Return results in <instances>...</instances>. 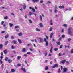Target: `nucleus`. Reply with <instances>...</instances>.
<instances>
[{
	"label": "nucleus",
	"instance_id": "nucleus-53",
	"mask_svg": "<svg viewBox=\"0 0 73 73\" xmlns=\"http://www.w3.org/2000/svg\"><path fill=\"white\" fill-rule=\"evenodd\" d=\"M61 53H60L59 54V57H61Z\"/></svg>",
	"mask_w": 73,
	"mask_h": 73
},
{
	"label": "nucleus",
	"instance_id": "nucleus-43",
	"mask_svg": "<svg viewBox=\"0 0 73 73\" xmlns=\"http://www.w3.org/2000/svg\"><path fill=\"white\" fill-rule=\"evenodd\" d=\"M25 64H27V66H28V65L27 64V60H25Z\"/></svg>",
	"mask_w": 73,
	"mask_h": 73
},
{
	"label": "nucleus",
	"instance_id": "nucleus-47",
	"mask_svg": "<svg viewBox=\"0 0 73 73\" xmlns=\"http://www.w3.org/2000/svg\"><path fill=\"white\" fill-rule=\"evenodd\" d=\"M57 45H60V44H61V43L60 42H58L57 43Z\"/></svg>",
	"mask_w": 73,
	"mask_h": 73
},
{
	"label": "nucleus",
	"instance_id": "nucleus-24",
	"mask_svg": "<svg viewBox=\"0 0 73 73\" xmlns=\"http://www.w3.org/2000/svg\"><path fill=\"white\" fill-rule=\"evenodd\" d=\"M48 42L47 41H46V46H48Z\"/></svg>",
	"mask_w": 73,
	"mask_h": 73
},
{
	"label": "nucleus",
	"instance_id": "nucleus-39",
	"mask_svg": "<svg viewBox=\"0 0 73 73\" xmlns=\"http://www.w3.org/2000/svg\"><path fill=\"white\" fill-rule=\"evenodd\" d=\"M4 21H2L1 23V25H3V24H4Z\"/></svg>",
	"mask_w": 73,
	"mask_h": 73
},
{
	"label": "nucleus",
	"instance_id": "nucleus-14",
	"mask_svg": "<svg viewBox=\"0 0 73 73\" xmlns=\"http://www.w3.org/2000/svg\"><path fill=\"white\" fill-rule=\"evenodd\" d=\"M54 34V33H52L50 35V38H52L53 37V34Z\"/></svg>",
	"mask_w": 73,
	"mask_h": 73
},
{
	"label": "nucleus",
	"instance_id": "nucleus-20",
	"mask_svg": "<svg viewBox=\"0 0 73 73\" xmlns=\"http://www.w3.org/2000/svg\"><path fill=\"white\" fill-rule=\"evenodd\" d=\"M48 66H46L45 67V70H48Z\"/></svg>",
	"mask_w": 73,
	"mask_h": 73
},
{
	"label": "nucleus",
	"instance_id": "nucleus-50",
	"mask_svg": "<svg viewBox=\"0 0 73 73\" xmlns=\"http://www.w3.org/2000/svg\"><path fill=\"white\" fill-rule=\"evenodd\" d=\"M64 32V29H62V32Z\"/></svg>",
	"mask_w": 73,
	"mask_h": 73
},
{
	"label": "nucleus",
	"instance_id": "nucleus-22",
	"mask_svg": "<svg viewBox=\"0 0 73 73\" xmlns=\"http://www.w3.org/2000/svg\"><path fill=\"white\" fill-rule=\"evenodd\" d=\"M8 41H6L5 43L4 44L5 45H7V44H8Z\"/></svg>",
	"mask_w": 73,
	"mask_h": 73
},
{
	"label": "nucleus",
	"instance_id": "nucleus-3",
	"mask_svg": "<svg viewBox=\"0 0 73 73\" xmlns=\"http://www.w3.org/2000/svg\"><path fill=\"white\" fill-rule=\"evenodd\" d=\"M38 39H39V40H40L39 41L40 43H41V42H42V39L41 38H39Z\"/></svg>",
	"mask_w": 73,
	"mask_h": 73
},
{
	"label": "nucleus",
	"instance_id": "nucleus-44",
	"mask_svg": "<svg viewBox=\"0 0 73 73\" xmlns=\"http://www.w3.org/2000/svg\"><path fill=\"white\" fill-rule=\"evenodd\" d=\"M31 45V44L30 43V44H28L27 45V46H30Z\"/></svg>",
	"mask_w": 73,
	"mask_h": 73
},
{
	"label": "nucleus",
	"instance_id": "nucleus-28",
	"mask_svg": "<svg viewBox=\"0 0 73 73\" xmlns=\"http://www.w3.org/2000/svg\"><path fill=\"white\" fill-rule=\"evenodd\" d=\"M8 17L6 16L4 17V19H5V20H7V19H8Z\"/></svg>",
	"mask_w": 73,
	"mask_h": 73
},
{
	"label": "nucleus",
	"instance_id": "nucleus-13",
	"mask_svg": "<svg viewBox=\"0 0 73 73\" xmlns=\"http://www.w3.org/2000/svg\"><path fill=\"white\" fill-rule=\"evenodd\" d=\"M3 48V44H0V50H1Z\"/></svg>",
	"mask_w": 73,
	"mask_h": 73
},
{
	"label": "nucleus",
	"instance_id": "nucleus-52",
	"mask_svg": "<svg viewBox=\"0 0 73 73\" xmlns=\"http://www.w3.org/2000/svg\"><path fill=\"white\" fill-rule=\"evenodd\" d=\"M15 28H19V27L18 26H15Z\"/></svg>",
	"mask_w": 73,
	"mask_h": 73
},
{
	"label": "nucleus",
	"instance_id": "nucleus-18",
	"mask_svg": "<svg viewBox=\"0 0 73 73\" xmlns=\"http://www.w3.org/2000/svg\"><path fill=\"white\" fill-rule=\"evenodd\" d=\"M7 50H5L4 51V52L5 54H7Z\"/></svg>",
	"mask_w": 73,
	"mask_h": 73
},
{
	"label": "nucleus",
	"instance_id": "nucleus-41",
	"mask_svg": "<svg viewBox=\"0 0 73 73\" xmlns=\"http://www.w3.org/2000/svg\"><path fill=\"white\" fill-rule=\"evenodd\" d=\"M0 62H1V64L3 63V61H2L1 60H0Z\"/></svg>",
	"mask_w": 73,
	"mask_h": 73
},
{
	"label": "nucleus",
	"instance_id": "nucleus-57",
	"mask_svg": "<svg viewBox=\"0 0 73 73\" xmlns=\"http://www.w3.org/2000/svg\"><path fill=\"white\" fill-rule=\"evenodd\" d=\"M2 58H3V56L2 55H1V60H2Z\"/></svg>",
	"mask_w": 73,
	"mask_h": 73
},
{
	"label": "nucleus",
	"instance_id": "nucleus-17",
	"mask_svg": "<svg viewBox=\"0 0 73 73\" xmlns=\"http://www.w3.org/2000/svg\"><path fill=\"white\" fill-rule=\"evenodd\" d=\"M52 30H53V27H51L49 28V31L51 32V31H52Z\"/></svg>",
	"mask_w": 73,
	"mask_h": 73
},
{
	"label": "nucleus",
	"instance_id": "nucleus-5",
	"mask_svg": "<svg viewBox=\"0 0 73 73\" xmlns=\"http://www.w3.org/2000/svg\"><path fill=\"white\" fill-rule=\"evenodd\" d=\"M58 67V65L57 64H55L52 67V68H55L56 67Z\"/></svg>",
	"mask_w": 73,
	"mask_h": 73
},
{
	"label": "nucleus",
	"instance_id": "nucleus-21",
	"mask_svg": "<svg viewBox=\"0 0 73 73\" xmlns=\"http://www.w3.org/2000/svg\"><path fill=\"white\" fill-rule=\"evenodd\" d=\"M15 70H16L14 69H12L11 70V71L12 72H15Z\"/></svg>",
	"mask_w": 73,
	"mask_h": 73
},
{
	"label": "nucleus",
	"instance_id": "nucleus-33",
	"mask_svg": "<svg viewBox=\"0 0 73 73\" xmlns=\"http://www.w3.org/2000/svg\"><path fill=\"white\" fill-rule=\"evenodd\" d=\"M40 26L41 27H43V25H42V23H40L39 24Z\"/></svg>",
	"mask_w": 73,
	"mask_h": 73
},
{
	"label": "nucleus",
	"instance_id": "nucleus-37",
	"mask_svg": "<svg viewBox=\"0 0 73 73\" xmlns=\"http://www.w3.org/2000/svg\"><path fill=\"white\" fill-rule=\"evenodd\" d=\"M58 72V73H60L61 72V69H60V68L59 69Z\"/></svg>",
	"mask_w": 73,
	"mask_h": 73
},
{
	"label": "nucleus",
	"instance_id": "nucleus-25",
	"mask_svg": "<svg viewBox=\"0 0 73 73\" xmlns=\"http://www.w3.org/2000/svg\"><path fill=\"white\" fill-rule=\"evenodd\" d=\"M20 58H21V56H18L17 57V59L18 60H20Z\"/></svg>",
	"mask_w": 73,
	"mask_h": 73
},
{
	"label": "nucleus",
	"instance_id": "nucleus-48",
	"mask_svg": "<svg viewBox=\"0 0 73 73\" xmlns=\"http://www.w3.org/2000/svg\"><path fill=\"white\" fill-rule=\"evenodd\" d=\"M24 56H25V57H27V55L25 54L24 55Z\"/></svg>",
	"mask_w": 73,
	"mask_h": 73
},
{
	"label": "nucleus",
	"instance_id": "nucleus-62",
	"mask_svg": "<svg viewBox=\"0 0 73 73\" xmlns=\"http://www.w3.org/2000/svg\"><path fill=\"white\" fill-rule=\"evenodd\" d=\"M46 38H47V39H48V36H46Z\"/></svg>",
	"mask_w": 73,
	"mask_h": 73
},
{
	"label": "nucleus",
	"instance_id": "nucleus-59",
	"mask_svg": "<svg viewBox=\"0 0 73 73\" xmlns=\"http://www.w3.org/2000/svg\"><path fill=\"white\" fill-rule=\"evenodd\" d=\"M1 67L2 68V69H3V64H2Z\"/></svg>",
	"mask_w": 73,
	"mask_h": 73
},
{
	"label": "nucleus",
	"instance_id": "nucleus-64",
	"mask_svg": "<svg viewBox=\"0 0 73 73\" xmlns=\"http://www.w3.org/2000/svg\"><path fill=\"white\" fill-rule=\"evenodd\" d=\"M52 56V54H49L48 55V56Z\"/></svg>",
	"mask_w": 73,
	"mask_h": 73
},
{
	"label": "nucleus",
	"instance_id": "nucleus-46",
	"mask_svg": "<svg viewBox=\"0 0 73 73\" xmlns=\"http://www.w3.org/2000/svg\"><path fill=\"white\" fill-rule=\"evenodd\" d=\"M63 46V45H62L61 46H60V49L62 48V46Z\"/></svg>",
	"mask_w": 73,
	"mask_h": 73
},
{
	"label": "nucleus",
	"instance_id": "nucleus-36",
	"mask_svg": "<svg viewBox=\"0 0 73 73\" xmlns=\"http://www.w3.org/2000/svg\"><path fill=\"white\" fill-rule=\"evenodd\" d=\"M33 13H32V12H30L29 13V15H33Z\"/></svg>",
	"mask_w": 73,
	"mask_h": 73
},
{
	"label": "nucleus",
	"instance_id": "nucleus-31",
	"mask_svg": "<svg viewBox=\"0 0 73 73\" xmlns=\"http://www.w3.org/2000/svg\"><path fill=\"white\" fill-rule=\"evenodd\" d=\"M12 42H13V43H14L15 44H16V41H15V40H13Z\"/></svg>",
	"mask_w": 73,
	"mask_h": 73
},
{
	"label": "nucleus",
	"instance_id": "nucleus-12",
	"mask_svg": "<svg viewBox=\"0 0 73 73\" xmlns=\"http://www.w3.org/2000/svg\"><path fill=\"white\" fill-rule=\"evenodd\" d=\"M68 70V68H64V72H66Z\"/></svg>",
	"mask_w": 73,
	"mask_h": 73
},
{
	"label": "nucleus",
	"instance_id": "nucleus-45",
	"mask_svg": "<svg viewBox=\"0 0 73 73\" xmlns=\"http://www.w3.org/2000/svg\"><path fill=\"white\" fill-rule=\"evenodd\" d=\"M58 50V49L57 48H55L54 49V50L55 51H57Z\"/></svg>",
	"mask_w": 73,
	"mask_h": 73
},
{
	"label": "nucleus",
	"instance_id": "nucleus-32",
	"mask_svg": "<svg viewBox=\"0 0 73 73\" xmlns=\"http://www.w3.org/2000/svg\"><path fill=\"white\" fill-rule=\"evenodd\" d=\"M32 54V53H31V52H27V54L29 55V54Z\"/></svg>",
	"mask_w": 73,
	"mask_h": 73
},
{
	"label": "nucleus",
	"instance_id": "nucleus-11",
	"mask_svg": "<svg viewBox=\"0 0 73 73\" xmlns=\"http://www.w3.org/2000/svg\"><path fill=\"white\" fill-rule=\"evenodd\" d=\"M52 50H53V47L52 46L51 47V49L50 50V53H52Z\"/></svg>",
	"mask_w": 73,
	"mask_h": 73
},
{
	"label": "nucleus",
	"instance_id": "nucleus-55",
	"mask_svg": "<svg viewBox=\"0 0 73 73\" xmlns=\"http://www.w3.org/2000/svg\"><path fill=\"white\" fill-rule=\"evenodd\" d=\"M71 40V39L70 38H69L68 40V42L70 41Z\"/></svg>",
	"mask_w": 73,
	"mask_h": 73
},
{
	"label": "nucleus",
	"instance_id": "nucleus-35",
	"mask_svg": "<svg viewBox=\"0 0 73 73\" xmlns=\"http://www.w3.org/2000/svg\"><path fill=\"white\" fill-rule=\"evenodd\" d=\"M40 20H42V16L41 15H40Z\"/></svg>",
	"mask_w": 73,
	"mask_h": 73
},
{
	"label": "nucleus",
	"instance_id": "nucleus-6",
	"mask_svg": "<svg viewBox=\"0 0 73 73\" xmlns=\"http://www.w3.org/2000/svg\"><path fill=\"white\" fill-rule=\"evenodd\" d=\"M21 69H22V70L23 71V72H26V71H27V70H25V68H24L23 67H22L21 68Z\"/></svg>",
	"mask_w": 73,
	"mask_h": 73
},
{
	"label": "nucleus",
	"instance_id": "nucleus-51",
	"mask_svg": "<svg viewBox=\"0 0 73 73\" xmlns=\"http://www.w3.org/2000/svg\"><path fill=\"white\" fill-rule=\"evenodd\" d=\"M59 8H60V9H61V8H62V6H60L59 7Z\"/></svg>",
	"mask_w": 73,
	"mask_h": 73
},
{
	"label": "nucleus",
	"instance_id": "nucleus-2",
	"mask_svg": "<svg viewBox=\"0 0 73 73\" xmlns=\"http://www.w3.org/2000/svg\"><path fill=\"white\" fill-rule=\"evenodd\" d=\"M29 9H31L33 12H35V10L33 8H32V7H30Z\"/></svg>",
	"mask_w": 73,
	"mask_h": 73
},
{
	"label": "nucleus",
	"instance_id": "nucleus-54",
	"mask_svg": "<svg viewBox=\"0 0 73 73\" xmlns=\"http://www.w3.org/2000/svg\"><path fill=\"white\" fill-rule=\"evenodd\" d=\"M62 37H63V38H65V35H62Z\"/></svg>",
	"mask_w": 73,
	"mask_h": 73
},
{
	"label": "nucleus",
	"instance_id": "nucleus-26",
	"mask_svg": "<svg viewBox=\"0 0 73 73\" xmlns=\"http://www.w3.org/2000/svg\"><path fill=\"white\" fill-rule=\"evenodd\" d=\"M18 41L19 42L20 44H21V41L20 40V39H18Z\"/></svg>",
	"mask_w": 73,
	"mask_h": 73
},
{
	"label": "nucleus",
	"instance_id": "nucleus-8",
	"mask_svg": "<svg viewBox=\"0 0 73 73\" xmlns=\"http://www.w3.org/2000/svg\"><path fill=\"white\" fill-rule=\"evenodd\" d=\"M33 3H35V2H38L39 0H31Z\"/></svg>",
	"mask_w": 73,
	"mask_h": 73
},
{
	"label": "nucleus",
	"instance_id": "nucleus-42",
	"mask_svg": "<svg viewBox=\"0 0 73 73\" xmlns=\"http://www.w3.org/2000/svg\"><path fill=\"white\" fill-rule=\"evenodd\" d=\"M34 41H35V42L36 43H37V40H36V39H34Z\"/></svg>",
	"mask_w": 73,
	"mask_h": 73
},
{
	"label": "nucleus",
	"instance_id": "nucleus-30",
	"mask_svg": "<svg viewBox=\"0 0 73 73\" xmlns=\"http://www.w3.org/2000/svg\"><path fill=\"white\" fill-rule=\"evenodd\" d=\"M18 35L19 36H22V33H19V34Z\"/></svg>",
	"mask_w": 73,
	"mask_h": 73
},
{
	"label": "nucleus",
	"instance_id": "nucleus-40",
	"mask_svg": "<svg viewBox=\"0 0 73 73\" xmlns=\"http://www.w3.org/2000/svg\"><path fill=\"white\" fill-rule=\"evenodd\" d=\"M25 19H27V15H25Z\"/></svg>",
	"mask_w": 73,
	"mask_h": 73
},
{
	"label": "nucleus",
	"instance_id": "nucleus-16",
	"mask_svg": "<svg viewBox=\"0 0 73 73\" xmlns=\"http://www.w3.org/2000/svg\"><path fill=\"white\" fill-rule=\"evenodd\" d=\"M9 36V34H7L5 36V39L7 38Z\"/></svg>",
	"mask_w": 73,
	"mask_h": 73
},
{
	"label": "nucleus",
	"instance_id": "nucleus-10",
	"mask_svg": "<svg viewBox=\"0 0 73 73\" xmlns=\"http://www.w3.org/2000/svg\"><path fill=\"white\" fill-rule=\"evenodd\" d=\"M50 23L51 25H53V21H52V20H50Z\"/></svg>",
	"mask_w": 73,
	"mask_h": 73
},
{
	"label": "nucleus",
	"instance_id": "nucleus-61",
	"mask_svg": "<svg viewBox=\"0 0 73 73\" xmlns=\"http://www.w3.org/2000/svg\"><path fill=\"white\" fill-rule=\"evenodd\" d=\"M71 53H73V49H72L71 51Z\"/></svg>",
	"mask_w": 73,
	"mask_h": 73
},
{
	"label": "nucleus",
	"instance_id": "nucleus-29",
	"mask_svg": "<svg viewBox=\"0 0 73 73\" xmlns=\"http://www.w3.org/2000/svg\"><path fill=\"white\" fill-rule=\"evenodd\" d=\"M63 27H67V24H64L63 25Z\"/></svg>",
	"mask_w": 73,
	"mask_h": 73
},
{
	"label": "nucleus",
	"instance_id": "nucleus-38",
	"mask_svg": "<svg viewBox=\"0 0 73 73\" xmlns=\"http://www.w3.org/2000/svg\"><path fill=\"white\" fill-rule=\"evenodd\" d=\"M11 48L12 49H15V47H14L13 46H11Z\"/></svg>",
	"mask_w": 73,
	"mask_h": 73
},
{
	"label": "nucleus",
	"instance_id": "nucleus-27",
	"mask_svg": "<svg viewBox=\"0 0 73 73\" xmlns=\"http://www.w3.org/2000/svg\"><path fill=\"white\" fill-rule=\"evenodd\" d=\"M9 25L10 27H12L13 26V24L11 23H9Z\"/></svg>",
	"mask_w": 73,
	"mask_h": 73
},
{
	"label": "nucleus",
	"instance_id": "nucleus-4",
	"mask_svg": "<svg viewBox=\"0 0 73 73\" xmlns=\"http://www.w3.org/2000/svg\"><path fill=\"white\" fill-rule=\"evenodd\" d=\"M35 31H38V32H40V31H41V29H40L39 28H36L35 29Z\"/></svg>",
	"mask_w": 73,
	"mask_h": 73
},
{
	"label": "nucleus",
	"instance_id": "nucleus-1",
	"mask_svg": "<svg viewBox=\"0 0 73 73\" xmlns=\"http://www.w3.org/2000/svg\"><path fill=\"white\" fill-rule=\"evenodd\" d=\"M71 29L72 28L71 27H69L68 29V34L71 36L72 35V31H71Z\"/></svg>",
	"mask_w": 73,
	"mask_h": 73
},
{
	"label": "nucleus",
	"instance_id": "nucleus-15",
	"mask_svg": "<svg viewBox=\"0 0 73 73\" xmlns=\"http://www.w3.org/2000/svg\"><path fill=\"white\" fill-rule=\"evenodd\" d=\"M66 61V60H64L60 62L61 63H62V64H64V63H65V62Z\"/></svg>",
	"mask_w": 73,
	"mask_h": 73
},
{
	"label": "nucleus",
	"instance_id": "nucleus-60",
	"mask_svg": "<svg viewBox=\"0 0 73 73\" xmlns=\"http://www.w3.org/2000/svg\"><path fill=\"white\" fill-rule=\"evenodd\" d=\"M11 39H13L14 38V37L13 36H12L11 37Z\"/></svg>",
	"mask_w": 73,
	"mask_h": 73
},
{
	"label": "nucleus",
	"instance_id": "nucleus-23",
	"mask_svg": "<svg viewBox=\"0 0 73 73\" xmlns=\"http://www.w3.org/2000/svg\"><path fill=\"white\" fill-rule=\"evenodd\" d=\"M22 51L23 52H26L25 48H23L22 50Z\"/></svg>",
	"mask_w": 73,
	"mask_h": 73
},
{
	"label": "nucleus",
	"instance_id": "nucleus-58",
	"mask_svg": "<svg viewBox=\"0 0 73 73\" xmlns=\"http://www.w3.org/2000/svg\"><path fill=\"white\" fill-rule=\"evenodd\" d=\"M44 41L45 42H46V41H46V38H45L44 39Z\"/></svg>",
	"mask_w": 73,
	"mask_h": 73
},
{
	"label": "nucleus",
	"instance_id": "nucleus-9",
	"mask_svg": "<svg viewBox=\"0 0 73 73\" xmlns=\"http://www.w3.org/2000/svg\"><path fill=\"white\" fill-rule=\"evenodd\" d=\"M12 61V60L10 59H9L8 60V62H9V64H10V63H11V62Z\"/></svg>",
	"mask_w": 73,
	"mask_h": 73
},
{
	"label": "nucleus",
	"instance_id": "nucleus-34",
	"mask_svg": "<svg viewBox=\"0 0 73 73\" xmlns=\"http://www.w3.org/2000/svg\"><path fill=\"white\" fill-rule=\"evenodd\" d=\"M57 12H58V11H57V10H56V9H55L54 10V12L55 13H57Z\"/></svg>",
	"mask_w": 73,
	"mask_h": 73
},
{
	"label": "nucleus",
	"instance_id": "nucleus-7",
	"mask_svg": "<svg viewBox=\"0 0 73 73\" xmlns=\"http://www.w3.org/2000/svg\"><path fill=\"white\" fill-rule=\"evenodd\" d=\"M23 8L24 9H26V5L25 3L24 4V5L23 6Z\"/></svg>",
	"mask_w": 73,
	"mask_h": 73
},
{
	"label": "nucleus",
	"instance_id": "nucleus-19",
	"mask_svg": "<svg viewBox=\"0 0 73 73\" xmlns=\"http://www.w3.org/2000/svg\"><path fill=\"white\" fill-rule=\"evenodd\" d=\"M5 61H8V58L6 57L5 58Z\"/></svg>",
	"mask_w": 73,
	"mask_h": 73
},
{
	"label": "nucleus",
	"instance_id": "nucleus-56",
	"mask_svg": "<svg viewBox=\"0 0 73 73\" xmlns=\"http://www.w3.org/2000/svg\"><path fill=\"white\" fill-rule=\"evenodd\" d=\"M61 39H62V37H61L59 38V41H61Z\"/></svg>",
	"mask_w": 73,
	"mask_h": 73
},
{
	"label": "nucleus",
	"instance_id": "nucleus-63",
	"mask_svg": "<svg viewBox=\"0 0 73 73\" xmlns=\"http://www.w3.org/2000/svg\"><path fill=\"white\" fill-rule=\"evenodd\" d=\"M17 65L18 66H20V65H21V64H18Z\"/></svg>",
	"mask_w": 73,
	"mask_h": 73
},
{
	"label": "nucleus",
	"instance_id": "nucleus-49",
	"mask_svg": "<svg viewBox=\"0 0 73 73\" xmlns=\"http://www.w3.org/2000/svg\"><path fill=\"white\" fill-rule=\"evenodd\" d=\"M29 22H30V23H32V22L31 21V20L30 19L29 20Z\"/></svg>",
	"mask_w": 73,
	"mask_h": 73
}]
</instances>
